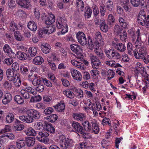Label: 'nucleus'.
Here are the masks:
<instances>
[{
  "mask_svg": "<svg viewBox=\"0 0 149 149\" xmlns=\"http://www.w3.org/2000/svg\"><path fill=\"white\" fill-rule=\"evenodd\" d=\"M82 125L84 127V129L87 131H90L93 133L98 134L100 131L99 126L96 120L90 119L89 120H85L82 122Z\"/></svg>",
  "mask_w": 149,
  "mask_h": 149,
  "instance_id": "obj_1",
  "label": "nucleus"
},
{
  "mask_svg": "<svg viewBox=\"0 0 149 149\" xmlns=\"http://www.w3.org/2000/svg\"><path fill=\"white\" fill-rule=\"evenodd\" d=\"M59 143L61 149H67L72 146L73 141L72 140L66 138L63 135H61L59 138Z\"/></svg>",
  "mask_w": 149,
  "mask_h": 149,
  "instance_id": "obj_2",
  "label": "nucleus"
},
{
  "mask_svg": "<svg viewBox=\"0 0 149 149\" xmlns=\"http://www.w3.org/2000/svg\"><path fill=\"white\" fill-rule=\"evenodd\" d=\"M66 19L65 18L59 17L57 19L56 27L58 29H61L62 34H64L68 32V27Z\"/></svg>",
  "mask_w": 149,
  "mask_h": 149,
  "instance_id": "obj_3",
  "label": "nucleus"
},
{
  "mask_svg": "<svg viewBox=\"0 0 149 149\" xmlns=\"http://www.w3.org/2000/svg\"><path fill=\"white\" fill-rule=\"evenodd\" d=\"M137 20L139 24L142 26H146V27L149 28V15L146 17L145 14H141L139 13Z\"/></svg>",
  "mask_w": 149,
  "mask_h": 149,
  "instance_id": "obj_4",
  "label": "nucleus"
},
{
  "mask_svg": "<svg viewBox=\"0 0 149 149\" xmlns=\"http://www.w3.org/2000/svg\"><path fill=\"white\" fill-rule=\"evenodd\" d=\"M70 48L72 51L76 54L77 58L79 59L82 58L83 55L82 53V49L80 46L77 45L72 44L70 45Z\"/></svg>",
  "mask_w": 149,
  "mask_h": 149,
  "instance_id": "obj_5",
  "label": "nucleus"
},
{
  "mask_svg": "<svg viewBox=\"0 0 149 149\" xmlns=\"http://www.w3.org/2000/svg\"><path fill=\"white\" fill-rule=\"evenodd\" d=\"M19 68V64L17 62H15L12 64V69H8L6 71L7 77L11 75L12 76H15L16 74H19L18 72Z\"/></svg>",
  "mask_w": 149,
  "mask_h": 149,
  "instance_id": "obj_6",
  "label": "nucleus"
},
{
  "mask_svg": "<svg viewBox=\"0 0 149 149\" xmlns=\"http://www.w3.org/2000/svg\"><path fill=\"white\" fill-rule=\"evenodd\" d=\"M17 4L21 7L29 10L32 8L31 0H16Z\"/></svg>",
  "mask_w": 149,
  "mask_h": 149,
  "instance_id": "obj_7",
  "label": "nucleus"
},
{
  "mask_svg": "<svg viewBox=\"0 0 149 149\" xmlns=\"http://www.w3.org/2000/svg\"><path fill=\"white\" fill-rule=\"evenodd\" d=\"M90 57L92 67L96 70L99 69L101 66V63L98 57L94 55L90 54Z\"/></svg>",
  "mask_w": 149,
  "mask_h": 149,
  "instance_id": "obj_8",
  "label": "nucleus"
},
{
  "mask_svg": "<svg viewBox=\"0 0 149 149\" xmlns=\"http://www.w3.org/2000/svg\"><path fill=\"white\" fill-rule=\"evenodd\" d=\"M105 53L107 57L110 59H118L120 58V54L113 49L107 50L105 51Z\"/></svg>",
  "mask_w": 149,
  "mask_h": 149,
  "instance_id": "obj_9",
  "label": "nucleus"
},
{
  "mask_svg": "<svg viewBox=\"0 0 149 149\" xmlns=\"http://www.w3.org/2000/svg\"><path fill=\"white\" fill-rule=\"evenodd\" d=\"M147 54L146 48L145 47H141L138 52L137 50L134 52V56L136 59H143L146 57Z\"/></svg>",
  "mask_w": 149,
  "mask_h": 149,
  "instance_id": "obj_10",
  "label": "nucleus"
},
{
  "mask_svg": "<svg viewBox=\"0 0 149 149\" xmlns=\"http://www.w3.org/2000/svg\"><path fill=\"white\" fill-rule=\"evenodd\" d=\"M15 76H12L11 75L7 77L8 80L13 81L14 85L17 87H19L21 85V81L20 78L19 74H16Z\"/></svg>",
  "mask_w": 149,
  "mask_h": 149,
  "instance_id": "obj_11",
  "label": "nucleus"
},
{
  "mask_svg": "<svg viewBox=\"0 0 149 149\" xmlns=\"http://www.w3.org/2000/svg\"><path fill=\"white\" fill-rule=\"evenodd\" d=\"M79 42L83 46H85L87 44L88 41L85 34L83 32L79 31L76 35Z\"/></svg>",
  "mask_w": 149,
  "mask_h": 149,
  "instance_id": "obj_12",
  "label": "nucleus"
},
{
  "mask_svg": "<svg viewBox=\"0 0 149 149\" xmlns=\"http://www.w3.org/2000/svg\"><path fill=\"white\" fill-rule=\"evenodd\" d=\"M88 44L89 48L90 49H93L96 48H99L100 46L99 42L96 39H92L90 36H88Z\"/></svg>",
  "mask_w": 149,
  "mask_h": 149,
  "instance_id": "obj_13",
  "label": "nucleus"
},
{
  "mask_svg": "<svg viewBox=\"0 0 149 149\" xmlns=\"http://www.w3.org/2000/svg\"><path fill=\"white\" fill-rule=\"evenodd\" d=\"M49 135L43 129L42 131L39 132L37 136V139L39 141L44 143H46L47 142V137Z\"/></svg>",
  "mask_w": 149,
  "mask_h": 149,
  "instance_id": "obj_14",
  "label": "nucleus"
},
{
  "mask_svg": "<svg viewBox=\"0 0 149 149\" xmlns=\"http://www.w3.org/2000/svg\"><path fill=\"white\" fill-rule=\"evenodd\" d=\"M42 129L48 133H53L55 132V129L53 126L50 123L45 122L44 123V126Z\"/></svg>",
  "mask_w": 149,
  "mask_h": 149,
  "instance_id": "obj_15",
  "label": "nucleus"
},
{
  "mask_svg": "<svg viewBox=\"0 0 149 149\" xmlns=\"http://www.w3.org/2000/svg\"><path fill=\"white\" fill-rule=\"evenodd\" d=\"M72 125L76 132L79 133H83L84 129L80 123L77 122L73 121L72 123Z\"/></svg>",
  "mask_w": 149,
  "mask_h": 149,
  "instance_id": "obj_16",
  "label": "nucleus"
},
{
  "mask_svg": "<svg viewBox=\"0 0 149 149\" xmlns=\"http://www.w3.org/2000/svg\"><path fill=\"white\" fill-rule=\"evenodd\" d=\"M3 50L4 52L10 58H15L16 54L11 49L10 47L8 44H5L3 46Z\"/></svg>",
  "mask_w": 149,
  "mask_h": 149,
  "instance_id": "obj_17",
  "label": "nucleus"
},
{
  "mask_svg": "<svg viewBox=\"0 0 149 149\" xmlns=\"http://www.w3.org/2000/svg\"><path fill=\"white\" fill-rule=\"evenodd\" d=\"M27 116H30L33 118L38 119L40 117V113L39 112L34 109L27 110L26 111Z\"/></svg>",
  "mask_w": 149,
  "mask_h": 149,
  "instance_id": "obj_18",
  "label": "nucleus"
},
{
  "mask_svg": "<svg viewBox=\"0 0 149 149\" xmlns=\"http://www.w3.org/2000/svg\"><path fill=\"white\" fill-rule=\"evenodd\" d=\"M45 23L47 25H50L53 23L55 21V17L54 15L52 14H50L49 16H45L44 17Z\"/></svg>",
  "mask_w": 149,
  "mask_h": 149,
  "instance_id": "obj_19",
  "label": "nucleus"
},
{
  "mask_svg": "<svg viewBox=\"0 0 149 149\" xmlns=\"http://www.w3.org/2000/svg\"><path fill=\"white\" fill-rule=\"evenodd\" d=\"M112 45L115 49L120 52H123L126 50V47L124 44L121 43H115L114 42H112Z\"/></svg>",
  "mask_w": 149,
  "mask_h": 149,
  "instance_id": "obj_20",
  "label": "nucleus"
},
{
  "mask_svg": "<svg viewBox=\"0 0 149 149\" xmlns=\"http://www.w3.org/2000/svg\"><path fill=\"white\" fill-rule=\"evenodd\" d=\"M12 100V96L9 93H6L3 95L2 102L4 105H6L10 103Z\"/></svg>",
  "mask_w": 149,
  "mask_h": 149,
  "instance_id": "obj_21",
  "label": "nucleus"
},
{
  "mask_svg": "<svg viewBox=\"0 0 149 149\" xmlns=\"http://www.w3.org/2000/svg\"><path fill=\"white\" fill-rule=\"evenodd\" d=\"M72 76L74 79L80 81L82 79V75L79 71L75 69H72L71 71Z\"/></svg>",
  "mask_w": 149,
  "mask_h": 149,
  "instance_id": "obj_22",
  "label": "nucleus"
},
{
  "mask_svg": "<svg viewBox=\"0 0 149 149\" xmlns=\"http://www.w3.org/2000/svg\"><path fill=\"white\" fill-rule=\"evenodd\" d=\"M72 117L77 121L83 122L85 120L86 116L82 113H74L72 114Z\"/></svg>",
  "mask_w": 149,
  "mask_h": 149,
  "instance_id": "obj_23",
  "label": "nucleus"
},
{
  "mask_svg": "<svg viewBox=\"0 0 149 149\" xmlns=\"http://www.w3.org/2000/svg\"><path fill=\"white\" fill-rule=\"evenodd\" d=\"M53 107L56 111L59 112H63L65 109V104L62 101L54 106Z\"/></svg>",
  "mask_w": 149,
  "mask_h": 149,
  "instance_id": "obj_24",
  "label": "nucleus"
},
{
  "mask_svg": "<svg viewBox=\"0 0 149 149\" xmlns=\"http://www.w3.org/2000/svg\"><path fill=\"white\" fill-rule=\"evenodd\" d=\"M100 29L103 32L106 33L108 31L109 27L106 23L104 19H101L100 21Z\"/></svg>",
  "mask_w": 149,
  "mask_h": 149,
  "instance_id": "obj_25",
  "label": "nucleus"
},
{
  "mask_svg": "<svg viewBox=\"0 0 149 149\" xmlns=\"http://www.w3.org/2000/svg\"><path fill=\"white\" fill-rule=\"evenodd\" d=\"M121 4L125 11L129 12L130 11L131 7L129 0H122Z\"/></svg>",
  "mask_w": 149,
  "mask_h": 149,
  "instance_id": "obj_26",
  "label": "nucleus"
},
{
  "mask_svg": "<svg viewBox=\"0 0 149 149\" xmlns=\"http://www.w3.org/2000/svg\"><path fill=\"white\" fill-rule=\"evenodd\" d=\"M6 122L8 123H12L14 121L15 116L13 113L8 112L7 113L6 117Z\"/></svg>",
  "mask_w": 149,
  "mask_h": 149,
  "instance_id": "obj_27",
  "label": "nucleus"
},
{
  "mask_svg": "<svg viewBox=\"0 0 149 149\" xmlns=\"http://www.w3.org/2000/svg\"><path fill=\"white\" fill-rule=\"evenodd\" d=\"M16 55L19 59L22 60L26 59L29 56V55H28V56L25 53L20 51L18 52Z\"/></svg>",
  "mask_w": 149,
  "mask_h": 149,
  "instance_id": "obj_28",
  "label": "nucleus"
},
{
  "mask_svg": "<svg viewBox=\"0 0 149 149\" xmlns=\"http://www.w3.org/2000/svg\"><path fill=\"white\" fill-rule=\"evenodd\" d=\"M24 131L25 133L28 136H35L36 135V132L31 127L26 128Z\"/></svg>",
  "mask_w": 149,
  "mask_h": 149,
  "instance_id": "obj_29",
  "label": "nucleus"
},
{
  "mask_svg": "<svg viewBox=\"0 0 149 149\" xmlns=\"http://www.w3.org/2000/svg\"><path fill=\"white\" fill-rule=\"evenodd\" d=\"M119 24L120 26L124 29H128L129 27L128 23L127 21L122 17H120L118 19Z\"/></svg>",
  "mask_w": 149,
  "mask_h": 149,
  "instance_id": "obj_30",
  "label": "nucleus"
},
{
  "mask_svg": "<svg viewBox=\"0 0 149 149\" xmlns=\"http://www.w3.org/2000/svg\"><path fill=\"white\" fill-rule=\"evenodd\" d=\"M22 123L19 120L16 119L15 126H14V129L18 131L22 130L24 128V126L23 124H21Z\"/></svg>",
  "mask_w": 149,
  "mask_h": 149,
  "instance_id": "obj_31",
  "label": "nucleus"
},
{
  "mask_svg": "<svg viewBox=\"0 0 149 149\" xmlns=\"http://www.w3.org/2000/svg\"><path fill=\"white\" fill-rule=\"evenodd\" d=\"M34 78L32 80V83L34 86H37L39 84L42 83V81L41 80L40 77L38 76L37 74H34Z\"/></svg>",
  "mask_w": 149,
  "mask_h": 149,
  "instance_id": "obj_32",
  "label": "nucleus"
},
{
  "mask_svg": "<svg viewBox=\"0 0 149 149\" xmlns=\"http://www.w3.org/2000/svg\"><path fill=\"white\" fill-rule=\"evenodd\" d=\"M41 48L43 53L45 54L49 53L51 49L50 45L47 43L41 45Z\"/></svg>",
  "mask_w": 149,
  "mask_h": 149,
  "instance_id": "obj_33",
  "label": "nucleus"
},
{
  "mask_svg": "<svg viewBox=\"0 0 149 149\" xmlns=\"http://www.w3.org/2000/svg\"><path fill=\"white\" fill-rule=\"evenodd\" d=\"M44 62V59L41 56H37L34 58L32 63L36 65H41Z\"/></svg>",
  "mask_w": 149,
  "mask_h": 149,
  "instance_id": "obj_34",
  "label": "nucleus"
},
{
  "mask_svg": "<svg viewBox=\"0 0 149 149\" xmlns=\"http://www.w3.org/2000/svg\"><path fill=\"white\" fill-rule=\"evenodd\" d=\"M114 5L113 2L110 0H108L106 3V7L107 10L110 12L113 11Z\"/></svg>",
  "mask_w": 149,
  "mask_h": 149,
  "instance_id": "obj_35",
  "label": "nucleus"
},
{
  "mask_svg": "<svg viewBox=\"0 0 149 149\" xmlns=\"http://www.w3.org/2000/svg\"><path fill=\"white\" fill-rule=\"evenodd\" d=\"M15 102L19 104H22L24 103V98L19 95H16L14 97Z\"/></svg>",
  "mask_w": 149,
  "mask_h": 149,
  "instance_id": "obj_36",
  "label": "nucleus"
},
{
  "mask_svg": "<svg viewBox=\"0 0 149 149\" xmlns=\"http://www.w3.org/2000/svg\"><path fill=\"white\" fill-rule=\"evenodd\" d=\"M27 27L32 31H34L36 30L37 28L36 24L33 21H30L28 24Z\"/></svg>",
  "mask_w": 149,
  "mask_h": 149,
  "instance_id": "obj_37",
  "label": "nucleus"
},
{
  "mask_svg": "<svg viewBox=\"0 0 149 149\" xmlns=\"http://www.w3.org/2000/svg\"><path fill=\"white\" fill-rule=\"evenodd\" d=\"M25 141L27 146L28 147H30L33 146L35 142V139L34 137H28Z\"/></svg>",
  "mask_w": 149,
  "mask_h": 149,
  "instance_id": "obj_38",
  "label": "nucleus"
},
{
  "mask_svg": "<svg viewBox=\"0 0 149 149\" xmlns=\"http://www.w3.org/2000/svg\"><path fill=\"white\" fill-rule=\"evenodd\" d=\"M56 30V27L54 26H49L46 29H44L43 31L45 33L50 34L55 31Z\"/></svg>",
  "mask_w": 149,
  "mask_h": 149,
  "instance_id": "obj_39",
  "label": "nucleus"
},
{
  "mask_svg": "<svg viewBox=\"0 0 149 149\" xmlns=\"http://www.w3.org/2000/svg\"><path fill=\"white\" fill-rule=\"evenodd\" d=\"M94 52L99 59H103L104 58V55L103 51L99 50V48H96L94 49Z\"/></svg>",
  "mask_w": 149,
  "mask_h": 149,
  "instance_id": "obj_40",
  "label": "nucleus"
},
{
  "mask_svg": "<svg viewBox=\"0 0 149 149\" xmlns=\"http://www.w3.org/2000/svg\"><path fill=\"white\" fill-rule=\"evenodd\" d=\"M92 10L89 7L86 8L84 12V17L86 19H88L91 16Z\"/></svg>",
  "mask_w": 149,
  "mask_h": 149,
  "instance_id": "obj_41",
  "label": "nucleus"
},
{
  "mask_svg": "<svg viewBox=\"0 0 149 149\" xmlns=\"http://www.w3.org/2000/svg\"><path fill=\"white\" fill-rule=\"evenodd\" d=\"M137 67H135L134 68L135 71H136L137 73H139L141 71H142L143 72H145V73H146L145 69L141 65V64L139 63H137Z\"/></svg>",
  "mask_w": 149,
  "mask_h": 149,
  "instance_id": "obj_42",
  "label": "nucleus"
},
{
  "mask_svg": "<svg viewBox=\"0 0 149 149\" xmlns=\"http://www.w3.org/2000/svg\"><path fill=\"white\" fill-rule=\"evenodd\" d=\"M9 30L10 31L14 32L18 29L17 24L13 21H11L9 24Z\"/></svg>",
  "mask_w": 149,
  "mask_h": 149,
  "instance_id": "obj_43",
  "label": "nucleus"
},
{
  "mask_svg": "<svg viewBox=\"0 0 149 149\" xmlns=\"http://www.w3.org/2000/svg\"><path fill=\"white\" fill-rule=\"evenodd\" d=\"M28 52L30 56L34 57L37 53V48L33 47H31L29 48Z\"/></svg>",
  "mask_w": 149,
  "mask_h": 149,
  "instance_id": "obj_44",
  "label": "nucleus"
},
{
  "mask_svg": "<svg viewBox=\"0 0 149 149\" xmlns=\"http://www.w3.org/2000/svg\"><path fill=\"white\" fill-rule=\"evenodd\" d=\"M5 137L9 138L10 139H13L14 138L15 136L12 133H9L7 134H4L0 137V141H3L6 138Z\"/></svg>",
  "mask_w": 149,
  "mask_h": 149,
  "instance_id": "obj_45",
  "label": "nucleus"
},
{
  "mask_svg": "<svg viewBox=\"0 0 149 149\" xmlns=\"http://www.w3.org/2000/svg\"><path fill=\"white\" fill-rule=\"evenodd\" d=\"M14 37L17 41H23L24 40V38L22 35L19 31H15L14 32Z\"/></svg>",
  "mask_w": 149,
  "mask_h": 149,
  "instance_id": "obj_46",
  "label": "nucleus"
},
{
  "mask_svg": "<svg viewBox=\"0 0 149 149\" xmlns=\"http://www.w3.org/2000/svg\"><path fill=\"white\" fill-rule=\"evenodd\" d=\"M11 81L9 80L4 81L3 83V86L4 88L8 90H10L12 87Z\"/></svg>",
  "mask_w": 149,
  "mask_h": 149,
  "instance_id": "obj_47",
  "label": "nucleus"
},
{
  "mask_svg": "<svg viewBox=\"0 0 149 149\" xmlns=\"http://www.w3.org/2000/svg\"><path fill=\"white\" fill-rule=\"evenodd\" d=\"M22 89H24L26 92H28L34 95H36V92L33 91L34 89L29 86H28L25 87H23Z\"/></svg>",
  "mask_w": 149,
  "mask_h": 149,
  "instance_id": "obj_48",
  "label": "nucleus"
},
{
  "mask_svg": "<svg viewBox=\"0 0 149 149\" xmlns=\"http://www.w3.org/2000/svg\"><path fill=\"white\" fill-rule=\"evenodd\" d=\"M20 93L23 98L25 99H28L30 98L31 96L30 93L26 92L24 89H21L20 91Z\"/></svg>",
  "mask_w": 149,
  "mask_h": 149,
  "instance_id": "obj_49",
  "label": "nucleus"
},
{
  "mask_svg": "<svg viewBox=\"0 0 149 149\" xmlns=\"http://www.w3.org/2000/svg\"><path fill=\"white\" fill-rule=\"evenodd\" d=\"M63 93L67 97L70 98H72L74 96V93L70 90H65L63 91Z\"/></svg>",
  "mask_w": 149,
  "mask_h": 149,
  "instance_id": "obj_50",
  "label": "nucleus"
},
{
  "mask_svg": "<svg viewBox=\"0 0 149 149\" xmlns=\"http://www.w3.org/2000/svg\"><path fill=\"white\" fill-rule=\"evenodd\" d=\"M133 46L132 44L130 42H128L127 44V48L128 54L130 55H132L133 53L134 54V52L135 51L133 50ZM135 51H136V50Z\"/></svg>",
  "mask_w": 149,
  "mask_h": 149,
  "instance_id": "obj_51",
  "label": "nucleus"
},
{
  "mask_svg": "<svg viewBox=\"0 0 149 149\" xmlns=\"http://www.w3.org/2000/svg\"><path fill=\"white\" fill-rule=\"evenodd\" d=\"M76 6L78 7H80L81 11H83L84 9V3L82 0H77L76 3Z\"/></svg>",
  "mask_w": 149,
  "mask_h": 149,
  "instance_id": "obj_52",
  "label": "nucleus"
},
{
  "mask_svg": "<svg viewBox=\"0 0 149 149\" xmlns=\"http://www.w3.org/2000/svg\"><path fill=\"white\" fill-rule=\"evenodd\" d=\"M47 119L51 122H54L56 121L58 119V116L56 114H52L50 116L47 117Z\"/></svg>",
  "mask_w": 149,
  "mask_h": 149,
  "instance_id": "obj_53",
  "label": "nucleus"
},
{
  "mask_svg": "<svg viewBox=\"0 0 149 149\" xmlns=\"http://www.w3.org/2000/svg\"><path fill=\"white\" fill-rule=\"evenodd\" d=\"M42 99L40 95L36 96L35 97H31L30 100L29 102H39Z\"/></svg>",
  "mask_w": 149,
  "mask_h": 149,
  "instance_id": "obj_54",
  "label": "nucleus"
},
{
  "mask_svg": "<svg viewBox=\"0 0 149 149\" xmlns=\"http://www.w3.org/2000/svg\"><path fill=\"white\" fill-rule=\"evenodd\" d=\"M25 141L24 140L19 141L16 143L17 147L19 149L24 147L25 145Z\"/></svg>",
  "mask_w": 149,
  "mask_h": 149,
  "instance_id": "obj_55",
  "label": "nucleus"
},
{
  "mask_svg": "<svg viewBox=\"0 0 149 149\" xmlns=\"http://www.w3.org/2000/svg\"><path fill=\"white\" fill-rule=\"evenodd\" d=\"M115 73L113 71L111 70H109L107 72V75L109 76L107 77V79L110 80L113 78L114 76Z\"/></svg>",
  "mask_w": 149,
  "mask_h": 149,
  "instance_id": "obj_56",
  "label": "nucleus"
},
{
  "mask_svg": "<svg viewBox=\"0 0 149 149\" xmlns=\"http://www.w3.org/2000/svg\"><path fill=\"white\" fill-rule=\"evenodd\" d=\"M10 126L6 125L3 129L0 130V134H1L7 132H9L11 130Z\"/></svg>",
  "mask_w": 149,
  "mask_h": 149,
  "instance_id": "obj_57",
  "label": "nucleus"
},
{
  "mask_svg": "<svg viewBox=\"0 0 149 149\" xmlns=\"http://www.w3.org/2000/svg\"><path fill=\"white\" fill-rule=\"evenodd\" d=\"M53 109L51 107H48L45 109L44 111V113L46 115L51 114L53 112Z\"/></svg>",
  "mask_w": 149,
  "mask_h": 149,
  "instance_id": "obj_58",
  "label": "nucleus"
},
{
  "mask_svg": "<svg viewBox=\"0 0 149 149\" xmlns=\"http://www.w3.org/2000/svg\"><path fill=\"white\" fill-rule=\"evenodd\" d=\"M105 7V5L104 4H102L99 7L101 15L103 16L105 15L106 11Z\"/></svg>",
  "mask_w": 149,
  "mask_h": 149,
  "instance_id": "obj_59",
  "label": "nucleus"
},
{
  "mask_svg": "<svg viewBox=\"0 0 149 149\" xmlns=\"http://www.w3.org/2000/svg\"><path fill=\"white\" fill-rule=\"evenodd\" d=\"M111 121L108 118L105 117L104 118L102 121V124L104 125H108L109 126L111 125Z\"/></svg>",
  "mask_w": 149,
  "mask_h": 149,
  "instance_id": "obj_60",
  "label": "nucleus"
},
{
  "mask_svg": "<svg viewBox=\"0 0 149 149\" xmlns=\"http://www.w3.org/2000/svg\"><path fill=\"white\" fill-rule=\"evenodd\" d=\"M120 39L123 42H126L127 37V33L125 31H123V33L120 35Z\"/></svg>",
  "mask_w": 149,
  "mask_h": 149,
  "instance_id": "obj_61",
  "label": "nucleus"
},
{
  "mask_svg": "<svg viewBox=\"0 0 149 149\" xmlns=\"http://www.w3.org/2000/svg\"><path fill=\"white\" fill-rule=\"evenodd\" d=\"M115 21V19L114 17L112 14H109L108 15V21L110 25H112V24L114 23Z\"/></svg>",
  "mask_w": 149,
  "mask_h": 149,
  "instance_id": "obj_62",
  "label": "nucleus"
},
{
  "mask_svg": "<svg viewBox=\"0 0 149 149\" xmlns=\"http://www.w3.org/2000/svg\"><path fill=\"white\" fill-rule=\"evenodd\" d=\"M34 125L36 129L39 130L41 129L42 130L43 129V126H44V124H42L40 122H37Z\"/></svg>",
  "mask_w": 149,
  "mask_h": 149,
  "instance_id": "obj_63",
  "label": "nucleus"
},
{
  "mask_svg": "<svg viewBox=\"0 0 149 149\" xmlns=\"http://www.w3.org/2000/svg\"><path fill=\"white\" fill-rule=\"evenodd\" d=\"M36 89V91L39 92H42L44 90V86L42 83L37 86Z\"/></svg>",
  "mask_w": 149,
  "mask_h": 149,
  "instance_id": "obj_64",
  "label": "nucleus"
}]
</instances>
